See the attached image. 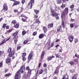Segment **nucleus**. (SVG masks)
<instances>
[{"mask_svg": "<svg viewBox=\"0 0 79 79\" xmlns=\"http://www.w3.org/2000/svg\"><path fill=\"white\" fill-rule=\"evenodd\" d=\"M25 68L24 66L22 67L16 73V75L15 77V79H19L21 78V73L24 71Z\"/></svg>", "mask_w": 79, "mask_h": 79, "instance_id": "obj_1", "label": "nucleus"}, {"mask_svg": "<svg viewBox=\"0 0 79 79\" xmlns=\"http://www.w3.org/2000/svg\"><path fill=\"white\" fill-rule=\"evenodd\" d=\"M64 11L62 13L61 15V18L62 19L64 18V19H66V14L67 16L68 14V12H69V9L68 7H66L64 10Z\"/></svg>", "mask_w": 79, "mask_h": 79, "instance_id": "obj_2", "label": "nucleus"}, {"mask_svg": "<svg viewBox=\"0 0 79 79\" xmlns=\"http://www.w3.org/2000/svg\"><path fill=\"white\" fill-rule=\"evenodd\" d=\"M50 10L52 13V14L51 15V16H52V17H55V16L57 20L59 19L60 18H59V17L58 16V14L55 12V10H53V8H51Z\"/></svg>", "mask_w": 79, "mask_h": 79, "instance_id": "obj_3", "label": "nucleus"}, {"mask_svg": "<svg viewBox=\"0 0 79 79\" xmlns=\"http://www.w3.org/2000/svg\"><path fill=\"white\" fill-rule=\"evenodd\" d=\"M11 23L14 24V27L16 29H18L19 27V23L17 22L15 20H13Z\"/></svg>", "mask_w": 79, "mask_h": 79, "instance_id": "obj_4", "label": "nucleus"}, {"mask_svg": "<svg viewBox=\"0 0 79 79\" xmlns=\"http://www.w3.org/2000/svg\"><path fill=\"white\" fill-rule=\"evenodd\" d=\"M19 17H23L21 18V20L23 22H26L27 19H28V17H27L24 14H22L21 15L19 16Z\"/></svg>", "mask_w": 79, "mask_h": 79, "instance_id": "obj_5", "label": "nucleus"}, {"mask_svg": "<svg viewBox=\"0 0 79 79\" xmlns=\"http://www.w3.org/2000/svg\"><path fill=\"white\" fill-rule=\"evenodd\" d=\"M8 52L9 53V55L8 56V57H11L13 55L15 54V51L13 50H8Z\"/></svg>", "mask_w": 79, "mask_h": 79, "instance_id": "obj_6", "label": "nucleus"}, {"mask_svg": "<svg viewBox=\"0 0 79 79\" xmlns=\"http://www.w3.org/2000/svg\"><path fill=\"white\" fill-rule=\"evenodd\" d=\"M34 2V0H30L28 3L27 7L29 9H32V3Z\"/></svg>", "mask_w": 79, "mask_h": 79, "instance_id": "obj_7", "label": "nucleus"}, {"mask_svg": "<svg viewBox=\"0 0 79 79\" xmlns=\"http://www.w3.org/2000/svg\"><path fill=\"white\" fill-rule=\"evenodd\" d=\"M19 33V31H16L15 32H14L12 34V36H13V39H15L16 38H18L19 36L18 35Z\"/></svg>", "mask_w": 79, "mask_h": 79, "instance_id": "obj_8", "label": "nucleus"}, {"mask_svg": "<svg viewBox=\"0 0 79 79\" xmlns=\"http://www.w3.org/2000/svg\"><path fill=\"white\" fill-rule=\"evenodd\" d=\"M8 6H7V5L6 3H4L3 6V8L2 9L1 11V12H3V10H4V12H5V11H7L8 10Z\"/></svg>", "mask_w": 79, "mask_h": 79, "instance_id": "obj_9", "label": "nucleus"}, {"mask_svg": "<svg viewBox=\"0 0 79 79\" xmlns=\"http://www.w3.org/2000/svg\"><path fill=\"white\" fill-rule=\"evenodd\" d=\"M26 69L28 70V73L27 74V76L28 77H30L31 74V70L30 69L29 67H27L26 68Z\"/></svg>", "mask_w": 79, "mask_h": 79, "instance_id": "obj_10", "label": "nucleus"}, {"mask_svg": "<svg viewBox=\"0 0 79 79\" xmlns=\"http://www.w3.org/2000/svg\"><path fill=\"white\" fill-rule=\"evenodd\" d=\"M14 3L12 5V7L15 6H16V5H19L20 4V2L19 1H16V0H15L14 1Z\"/></svg>", "mask_w": 79, "mask_h": 79, "instance_id": "obj_11", "label": "nucleus"}, {"mask_svg": "<svg viewBox=\"0 0 79 79\" xmlns=\"http://www.w3.org/2000/svg\"><path fill=\"white\" fill-rule=\"evenodd\" d=\"M68 39H69L70 43H71L74 40V37L72 35H70L69 36Z\"/></svg>", "mask_w": 79, "mask_h": 79, "instance_id": "obj_12", "label": "nucleus"}, {"mask_svg": "<svg viewBox=\"0 0 79 79\" xmlns=\"http://www.w3.org/2000/svg\"><path fill=\"white\" fill-rule=\"evenodd\" d=\"M33 54V52L32 51H31L29 54V56L28 57V60H31V59L32 58V56H33V55H32Z\"/></svg>", "mask_w": 79, "mask_h": 79, "instance_id": "obj_13", "label": "nucleus"}, {"mask_svg": "<svg viewBox=\"0 0 79 79\" xmlns=\"http://www.w3.org/2000/svg\"><path fill=\"white\" fill-rule=\"evenodd\" d=\"M57 32H62V27L61 26H60L57 28Z\"/></svg>", "mask_w": 79, "mask_h": 79, "instance_id": "obj_14", "label": "nucleus"}, {"mask_svg": "<svg viewBox=\"0 0 79 79\" xmlns=\"http://www.w3.org/2000/svg\"><path fill=\"white\" fill-rule=\"evenodd\" d=\"M53 27V23H49L48 25V29L52 28Z\"/></svg>", "mask_w": 79, "mask_h": 79, "instance_id": "obj_15", "label": "nucleus"}, {"mask_svg": "<svg viewBox=\"0 0 79 79\" xmlns=\"http://www.w3.org/2000/svg\"><path fill=\"white\" fill-rule=\"evenodd\" d=\"M55 58V56H52L50 57H48L47 59V60L48 61H49L52 60V58Z\"/></svg>", "mask_w": 79, "mask_h": 79, "instance_id": "obj_16", "label": "nucleus"}, {"mask_svg": "<svg viewBox=\"0 0 79 79\" xmlns=\"http://www.w3.org/2000/svg\"><path fill=\"white\" fill-rule=\"evenodd\" d=\"M44 34L41 33L39 35V39H42L43 37H44Z\"/></svg>", "mask_w": 79, "mask_h": 79, "instance_id": "obj_17", "label": "nucleus"}, {"mask_svg": "<svg viewBox=\"0 0 79 79\" xmlns=\"http://www.w3.org/2000/svg\"><path fill=\"white\" fill-rule=\"evenodd\" d=\"M35 22L37 23L38 25H39L41 23L40 21L39 20V18L35 20Z\"/></svg>", "mask_w": 79, "mask_h": 79, "instance_id": "obj_18", "label": "nucleus"}, {"mask_svg": "<svg viewBox=\"0 0 79 79\" xmlns=\"http://www.w3.org/2000/svg\"><path fill=\"white\" fill-rule=\"evenodd\" d=\"M44 33H45L47 32V27H44L43 28Z\"/></svg>", "mask_w": 79, "mask_h": 79, "instance_id": "obj_19", "label": "nucleus"}, {"mask_svg": "<svg viewBox=\"0 0 79 79\" xmlns=\"http://www.w3.org/2000/svg\"><path fill=\"white\" fill-rule=\"evenodd\" d=\"M11 61V59L10 57L7 58V59H6V63H10Z\"/></svg>", "mask_w": 79, "mask_h": 79, "instance_id": "obj_20", "label": "nucleus"}, {"mask_svg": "<svg viewBox=\"0 0 79 79\" xmlns=\"http://www.w3.org/2000/svg\"><path fill=\"white\" fill-rule=\"evenodd\" d=\"M61 26H62V27L64 29L65 28V25H64V22L63 20L61 22Z\"/></svg>", "mask_w": 79, "mask_h": 79, "instance_id": "obj_21", "label": "nucleus"}, {"mask_svg": "<svg viewBox=\"0 0 79 79\" xmlns=\"http://www.w3.org/2000/svg\"><path fill=\"white\" fill-rule=\"evenodd\" d=\"M18 38H15V39H13L14 40V44H17V42H18Z\"/></svg>", "mask_w": 79, "mask_h": 79, "instance_id": "obj_22", "label": "nucleus"}, {"mask_svg": "<svg viewBox=\"0 0 79 79\" xmlns=\"http://www.w3.org/2000/svg\"><path fill=\"white\" fill-rule=\"evenodd\" d=\"M77 74H75L72 77V79H77Z\"/></svg>", "mask_w": 79, "mask_h": 79, "instance_id": "obj_23", "label": "nucleus"}, {"mask_svg": "<svg viewBox=\"0 0 79 79\" xmlns=\"http://www.w3.org/2000/svg\"><path fill=\"white\" fill-rule=\"evenodd\" d=\"M28 42H29V40L28 39H27L24 41L23 44H27Z\"/></svg>", "mask_w": 79, "mask_h": 79, "instance_id": "obj_24", "label": "nucleus"}, {"mask_svg": "<svg viewBox=\"0 0 79 79\" xmlns=\"http://www.w3.org/2000/svg\"><path fill=\"white\" fill-rule=\"evenodd\" d=\"M34 11L36 15H38V14L39 13V10H34Z\"/></svg>", "mask_w": 79, "mask_h": 79, "instance_id": "obj_25", "label": "nucleus"}, {"mask_svg": "<svg viewBox=\"0 0 79 79\" xmlns=\"http://www.w3.org/2000/svg\"><path fill=\"white\" fill-rule=\"evenodd\" d=\"M45 54V52L43 51L41 55V59H42L43 58H44V55Z\"/></svg>", "mask_w": 79, "mask_h": 79, "instance_id": "obj_26", "label": "nucleus"}, {"mask_svg": "<svg viewBox=\"0 0 79 79\" xmlns=\"http://www.w3.org/2000/svg\"><path fill=\"white\" fill-rule=\"evenodd\" d=\"M62 79H69L68 76L66 75L65 76H64Z\"/></svg>", "mask_w": 79, "mask_h": 79, "instance_id": "obj_27", "label": "nucleus"}, {"mask_svg": "<svg viewBox=\"0 0 79 79\" xmlns=\"http://www.w3.org/2000/svg\"><path fill=\"white\" fill-rule=\"evenodd\" d=\"M78 39L77 38H75L74 40V43L76 44V43H77L78 42Z\"/></svg>", "mask_w": 79, "mask_h": 79, "instance_id": "obj_28", "label": "nucleus"}, {"mask_svg": "<svg viewBox=\"0 0 79 79\" xmlns=\"http://www.w3.org/2000/svg\"><path fill=\"white\" fill-rule=\"evenodd\" d=\"M37 25H38V24L36 22H34L33 24L31 25V26H37Z\"/></svg>", "mask_w": 79, "mask_h": 79, "instance_id": "obj_29", "label": "nucleus"}, {"mask_svg": "<svg viewBox=\"0 0 79 79\" xmlns=\"http://www.w3.org/2000/svg\"><path fill=\"white\" fill-rule=\"evenodd\" d=\"M71 65H73L74 64V62L73 61H70L69 62Z\"/></svg>", "mask_w": 79, "mask_h": 79, "instance_id": "obj_30", "label": "nucleus"}, {"mask_svg": "<svg viewBox=\"0 0 79 79\" xmlns=\"http://www.w3.org/2000/svg\"><path fill=\"white\" fill-rule=\"evenodd\" d=\"M6 26V23H3L2 25V28L3 29H5Z\"/></svg>", "mask_w": 79, "mask_h": 79, "instance_id": "obj_31", "label": "nucleus"}, {"mask_svg": "<svg viewBox=\"0 0 79 79\" xmlns=\"http://www.w3.org/2000/svg\"><path fill=\"white\" fill-rule=\"evenodd\" d=\"M26 33H27V32H26V31H23L22 32V34L23 35H25Z\"/></svg>", "mask_w": 79, "mask_h": 79, "instance_id": "obj_32", "label": "nucleus"}, {"mask_svg": "<svg viewBox=\"0 0 79 79\" xmlns=\"http://www.w3.org/2000/svg\"><path fill=\"white\" fill-rule=\"evenodd\" d=\"M66 6V5L65 4H63L62 5L60 6V7L62 8H64Z\"/></svg>", "mask_w": 79, "mask_h": 79, "instance_id": "obj_33", "label": "nucleus"}, {"mask_svg": "<svg viewBox=\"0 0 79 79\" xmlns=\"http://www.w3.org/2000/svg\"><path fill=\"white\" fill-rule=\"evenodd\" d=\"M11 75V74L10 73H8L5 75V76L6 77H7V76H10Z\"/></svg>", "mask_w": 79, "mask_h": 79, "instance_id": "obj_34", "label": "nucleus"}, {"mask_svg": "<svg viewBox=\"0 0 79 79\" xmlns=\"http://www.w3.org/2000/svg\"><path fill=\"white\" fill-rule=\"evenodd\" d=\"M70 26L71 28L74 27V24L73 23H71L70 25Z\"/></svg>", "mask_w": 79, "mask_h": 79, "instance_id": "obj_35", "label": "nucleus"}, {"mask_svg": "<svg viewBox=\"0 0 79 79\" xmlns=\"http://www.w3.org/2000/svg\"><path fill=\"white\" fill-rule=\"evenodd\" d=\"M42 73H43V69H41L39 71V74H41Z\"/></svg>", "mask_w": 79, "mask_h": 79, "instance_id": "obj_36", "label": "nucleus"}, {"mask_svg": "<svg viewBox=\"0 0 79 79\" xmlns=\"http://www.w3.org/2000/svg\"><path fill=\"white\" fill-rule=\"evenodd\" d=\"M62 1L61 0H57V2L58 3V4H60V3H61V2Z\"/></svg>", "mask_w": 79, "mask_h": 79, "instance_id": "obj_37", "label": "nucleus"}, {"mask_svg": "<svg viewBox=\"0 0 79 79\" xmlns=\"http://www.w3.org/2000/svg\"><path fill=\"white\" fill-rule=\"evenodd\" d=\"M23 11V7L22 6L20 7V11H19V12L20 13L22 12Z\"/></svg>", "mask_w": 79, "mask_h": 79, "instance_id": "obj_38", "label": "nucleus"}, {"mask_svg": "<svg viewBox=\"0 0 79 79\" xmlns=\"http://www.w3.org/2000/svg\"><path fill=\"white\" fill-rule=\"evenodd\" d=\"M37 31L34 32L32 34V35H33V36H35V35H37Z\"/></svg>", "mask_w": 79, "mask_h": 79, "instance_id": "obj_39", "label": "nucleus"}, {"mask_svg": "<svg viewBox=\"0 0 79 79\" xmlns=\"http://www.w3.org/2000/svg\"><path fill=\"white\" fill-rule=\"evenodd\" d=\"M2 44H4L5 43H6V41H5V39H4L2 42Z\"/></svg>", "mask_w": 79, "mask_h": 79, "instance_id": "obj_40", "label": "nucleus"}, {"mask_svg": "<svg viewBox=\"0 0 79 79\" xmlns=\"http://www.w3.org/2000/svg\"><path fill=\"white\" fill-rule=\"evenodd\" d=\"M74 4H73L72 5H71L70 6V8H74Z\"/></svg>", "mask_w": 79, "mask_h": 79, "instance_id": "obj_41", "label": "nucleus"}, {"mask_svg": "<svg viewBox=\"0 0 79 79\" xmlns=\"http://www.w3.org/2000/svg\"><path fill=\"white\" fill-rule=\"evenodd\" d=\"M26 54L25 53H23L22 54V57H24V56H26Z\"/></svg>", "mask_w": 79, "mask_h": 79, "instance_id": "obj_42", "label": "nucleus"}, {"mask_svg": "<svg viewBox=\"0 0 79 79\" xmlns=\"http://www.w3.org/2000/svg\"><path fill=\"white\" fill-rule=\"evenodd\" d=\"M13 31L12 29H10L9 30H8L7 32H9V33H10V32H12Z\"/></svg>", "mask_w": 79, "mask_h": 79, "instance_id": "obj_43", "label": "nucleus"}, {"mask_svg": "<svg viewBox=\"0 0 79 79\" xmlns=\"http://www.w3.org/2000/svg\"><path fill=\"white\" fill-rule=\"evenodd\" d=\"M25 2H26V1L25 0H22L21 1V3L23 5L24 4Z\"/></svg>", "mask_w": 79, "mask_h": 79, "instance_id": "obj_44", "label": "nucleus"}, {"mask_svg": "<svg viewBox=\"0 0 79 79\" xmlns=\"http://www.w3.org/2000/svg\"><path fill=\"white\" fill-rule=\"evenodd\" d=\"M35 15L34 16V18H35V19H37L38 18V15Z\"/></svg>", "mask_w": 79, "mask_h": 79, "instance_id": "obj_45", "label": "nucleus"}, {"mask_svg": "<svg viewBox=\"0 0 79 79\" xmlns=\"http://www.w3.org/2000/svg\"><path fill=\"white\" fill-rule=\"evenodd\" d=\"M78 25L77 24H74V27L75 28H77L78 27Z\"/></svg>", "mask_w": 79, "mask_h": 79, "instance_id": "obj_46", "label": "nucleus"}, {"mask_svg": "<svg viewBox=\"0 0 79 79\" xmlns=\"http://www.w3.org/2000/svg\"><path fill=\"white\" fill-rule=\"evenodd\" d=\"M10 28V26L9 25H7L6 26V29H9V28Z\"/></svg>", "mask_w": 79, "mask_h": 79, "instance_id": "obj_47", "label": "nucleus"}, {"mask_svg": "<svg viewBox=\"0 0 79 79\" xmlns=\"http://www.w3.org/2000/svg\"><path fill=\"white\" fill-rule=\"evenodd\" d=\"M55 56H56V57L57 58H60V56L58 54H55Z\"/></svg>", "mask_w": 79, "mask_h": 79, "instance_id": "obj_48", "label": "nucleus"}, {"mask_svg": "<svg viewBox=\"0 0 79 79\" xmlns=\"http://www.w3.org/2000/svg\"><path fill=\"white\" fill-rule=\"evenodd\" d=\"M70 71L71 72V73H74V72L75 71L74 70V69H72L71 70H70Z\"/></svg>", "mask_w": 79, "mask_h": 79, "instance_id": "obj_49", "label": "nucleus"}, {"mask_svg": "<svg viewBox=\"0 0 79 79\" xmlns=\"http://www.w3.org/2000/svg\"><path fill=\"white\" fill-rule=\"evenodd\" d=\"M54 45V43H53V42H52L51 43V45L50 47H50H53V45Z\"/></svg>", "mask_w": 79, "mask_h": 79, "instance_id": "obj_50", "label": "nucleus"}, {"mask_svg": "<svg viewBox=\"0 0 79 79\" xmlns=\"http://www.w3.org/2000/svg\"><path fill=\"white\" fill-rule=\"evenodd\" d=\"M74 62H76V63H77V62H78V60H77V59H74Z\"/></svg>", "mask_w": 79, "mask_h": 79, "instance_id": "obj_51", "label": "nucleus"}, {"mask_svg": "<svg viewBox=\"0 0 79 79\" xmlns=\"http://www.w3.org/2000/svg\"><path fill=\"white\" fill-rule=\"evenodd\" d=\"M23 57V61H24L26 60V57Z\"/></svg>", "mask_w": 79, "mask_h": 79, "instance_id": "obj_52", "label": "nucleus"}, {"mask_svg": "<svg viewBox=\"0 0 79 79\" xmlns=\"http://www.w3.org/2000/svg\"><path fill=\"white\" fill-rule=\"evenodd\" d=\"M21 48V46H17V50H19L20 48Z\"/></svg>", "mask_w": 79, "mask_h": 79, "instance_id": "obj_53", "label": "nucleus"}, {"mask_svg": "<svg viewBox=\"0 0 79 79\" xmlns=\"http://www.w3.org/2000/svg\"><path fill=\"white\" fill-rule=\"evenodd\" d=\"M70 21L71 22H74V21H75V20L74 19H70Z\"/></svg>", "mask_w": 79, "mask_h": 79, "instance_id": "obj_54", "label": "nucleus"}, {"mask_svg": "<svg viewBox=\"0 0 79 79\" xmlns=\"http://www.w3.org/2000/svg\"><path fill=\"white\" fill-rule=\"evenodd\" d=\"M43 67L46 68L47 67V64H44L43 65Z\"/></svg>", "mask_w": 79, "mask_h": 79, "instance_id": "obj_55", "label": "nucleus"}, {"mask_svg": "<svg viewBox=\"0 0 79 79\" xmlns=\"http://www.w3.org/2000/svg\"><path fill=\"white\" fill-rule=\"evenodd\" d=\"M9 34V32L8 31V30L6 31V32L5 33V34Z\"/></svg>", "mask_w": 79, "mask_h": 79, "instance_id": "obj_56", "label": "nucleus"}, {"mask_svg": "<svg viewBox=\"0 0 79 79\" xmlns=\"http://www.w3.org/2000/svg\"><path fill=\"white\" fill-rule=\"evenodd\" d=\"M2 65H3V63L2 62L0 63V68L2 66Z\"/></svg>", "mask_w": 79, "mask_h": 79, "instance_id": "obj_57", "label": "nucleus"}, {"mask_svg": "<svg viewBox=\"0 0 79 79\" xmlns=\"http://www.w3.org/2000/svg\"><path fill=\"white\" fill-rule=\"evenodd\" d=\"M14 11L15 13H16V12H17L18 11V10H14Z\"/></svg>", "mask_w": 79, "mask_h": 79, "instance_id": "obj_58", "label": "nucleus"}, {"mask_svg": "<svg viewBox=\"0 0 79 79\" xmlns=\"http://www.w3.org/2000/svg\"><path fill=\"white\" fill-rule=\"evenodd\" d=\"M75 56H76V57H79V55H78L77 54H75Z\"/></svg>", "mask_w": 79, "mask_h": 79, "instance_id": "obj_59", "label": "nucleus"}, {"mask_svg": "<svg viewBox=\"0 0 79 79\" xmlns=\"http://www.w3.org/2000/svg\"><path fill=\"white\" fill-rule=\"evenodd\" d=\"M60 42L59 39H58L57 40L55 41V42Z\"/></svg>", "mask_w": 79, "mask_h": 79, "instance_id": "obj_60", "label": "nucleus"}, {"mask_svg": "<svg viewBox=\"0 0 79 79\" xmlns=\"http://www.w3.org/2000/svg\"><path fill=\"white\" fill-rule=\"evenodd\" d=\"M40 65H41V63H40L38 66L39 68H40Z\"/></svg>", "mask_w": 79, "mask_h": 79, "instance_id": "obj_61", "label": "nucleus"}, {"mask_svg": "<svg viewBox=\"0 0 79 79\" xmlns=\"http://www.w3.org/2000/svg\"><path fill=\"white\" fill-rule=\"evenodd\" d=\"M2 20H3V18H1L0 19V22H1L2 21Z\"/></svg>", "mask_w": 79, "mask_h": 79, "instance_id": "obj_62", "label": "nucleus"}, {"mask_svg": "<svg viewBox=\"0 0 79 79\" xmlns=\"http://www.w3.org/2000/svg\"><path fill=\"white\" fill-rule=\"evenodd\" d=\"M60 47V45H59V44H58L57 45H56V48H57V47Z\"/></svg>", "mask_w": 79, "mask_h": 79, "instance_id": "obj_63", "label": "nucleus"}, {"mask_svg": "<svg viewBox=\"0 0 79 79\" xmlns=\"http://www.w3.org/2000/svg\"><path fill=\"white\" fill-rule=\"evenodd\" d=\"M7 71H8V69H6L5 70V73H6V72H7Z\"/></svg>", "mask_w": 79, "mask_h": 79, "instance_id": "obj_64", "label": "nucleus"}]
</instances>
